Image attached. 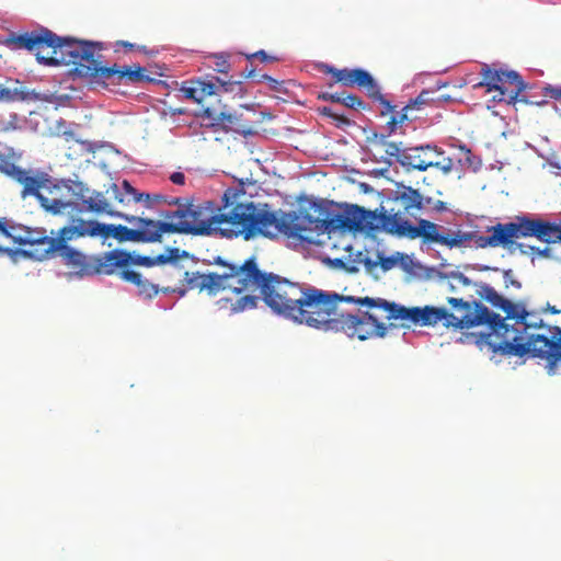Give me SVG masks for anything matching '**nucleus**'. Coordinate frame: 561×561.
Segmentation results:
<instances>
[{
	"label": "nucleus",
	"instance_id": "obj_13",
	"mask_svg": "<svg viewBox=\"0 0 561 561\" xmlns=\"http://www.w3.org/2000/svg\"><path fill=\"white\" fill-rule=\"evenodd\" d=\"M103 44L94 46L92 48V61L88 65H82V68L77 70V77L83 79L87 83L98 87H106L107 80L113 77L117 78L118 83H135L149 78L145 76V68L141 66H134V68H119L117 66L103 67L98 65V60L101 57L96 54V50H101Z\"/></svg>",
	"mask_w": 561,
	"mask_h": 561
},
{
	"label": "nucleus",
	"instance_id": "obj_7",
	"mask_svg": "<svg viewBox=\"0 0 561 561\" xmlns=\"http://www.w3.org/2000/svg\"><path fill=\"white\" fill-rule=\"evenodd\" d=\"M519 344L525 352L517 356L545 359L549 375L561 374V328L547 325L535 314Z\"/></svg>",
	"mask_w": 561,
	"mask_h": 561
},
{
	"label": "nucleus",
	"instance_id": "obj_21",
	"mask_svg": "<svg viewBox=\"0 0 561 561\" xmlns=\"http://www.w3.org/2000/svg\"><path fill=\"white\" fill-rule=\"evenodd\" d=\"M69 190L73 191L87 210L95 214L122 216L121 213L112 210L111 204L101 192L90 191L81 182H73Z\"/></svg>",
	"mask_w": 561,
	"mask_h": 561
},
{
	"label": "nucleus",
	"instance_id": "obj_39",
	"mask_svg": "<svg viewBox=\"0 0 561 561\" xmlns=\"http://www.w3.org/2000/svg\"><path fill=\"white\" fill-rule=\"evenodd\" d=\"M170 181L173 183V184H176V185H183L185 183V175L183 172H173L171 175H170Z\"/></svg>",
	"mask_w": 561,
	"mask_h": 561
},
{
	"label": "nucleus",
	"instance_id": "obj_46",
	"mask_svg": "<svg viewBox=\"0 0 561 561\" xmlns=\"http://www.w3.org/2000/svg\"><path fill=\"white\" fill-rule=\"evenodd\" d=\"M64 135L66 136L67 139L73 137V133L72 131H64Z\"/></svg>",
	"mask_w": 561,
	"mask_h": 561
},
{
	"label": "nucleus",
	"instance_id": "obj_44",
	"mask_svg": "<svg viewBox=\"0 0 561 561\" xmlns=\"http://www.w3.org/2000/svg\"><path fill=\"white\" fill-rule=\"evenodd\" d=\"M252 56L253 57L254 56H260L263 60H267V55H266V53L264 50H260V51L253 54Z\"/></svg>",
	"mask_w": 561,
	"mask_h": 561
},
{
	"label": "nucleus",
	"instance_id": "obj_41",
	"mask_svg": "<svg viewBox=\"0 0 561 561\" xmlns=\"http://www.w3.org/2000/svg\"><path fill=\"white\" fill-rule=\"evenodd\" d=\"M216 65L218 67V71H220V72L228 71L229 64L222 56L218 57V61L216 62Z\"/></svg>",
	"mask_w": 561,
	"mask_h": 561
},
{
	"label": "nucleus",
	"instance_id": "obj_43",
	"mask_svg": "<svg viewBox=\"0 0 561 561\" xmlns=\"http://www.w3.org/2000/svg\"><path fill=\"white\" fill-rule=\"evenodd\" d=\"M11 161H9L3 154H0V171L5 174L8 165Z\"/></svg>",
	"mask_w": 561,
	"mask_h": 561
},
{
	"label": "nucleus",
	"instance_id": "obj_47",
	"mask_svg": "<svg viewBox=\"0 0 561 561\" xmlns=\"http://www.w3.org/2000/svg\"><path fill=\"white\" fill-rule=\"evenodd\" d=\"M551 312H552V313H559V312H560V310H558L556 307H551Z\"/></svg>",
	"mask_w": 561,
	"mask_h": 561
},
{
	"label": "nucleus",
	"instance_id": "obj_3",
	"mask_svg": "<svg viewBox=\"0 0 561 561\" xmlns=\"http://www.w3.org/2000/svg\"><path fill=\"white\" fill-rule=\"evenodd\" d=\"M221 237L241 238L245 241L257 238L275 239L280 234L297 236L300 231L314 230L318 220L306 214L275 210L266 203H256L241 186L228 187L222 195L219 209Z\"/></svg>",
	"mask_w": 561,
	"mask_h": 561
},
{
	"label": "nucleus",
	"instance_id": "obj_12",
	"mask_svg": "<svg viewBox=\"0 0 561 561\" xmlns=\"http://www.w3.org/2000/svg\"><path fill=\"white\" fill-rule=\"evenodd\" d=\"M119 217L127 220L131 227L101 222L98 229L101 230L100 238L103 241H106L108 238L119 242L154 243L161 241L157 220L124 214Z\"/></svg>",
	"mask_w": 561,
	"mask_h": 561
},
{
	"label": "nucleus",
	"instance_id": "obj_1",
	"mask_svg": "<svg viewBox=\"0 0 561 561\" xmlns=\"http://www.w3.org/2000/svg\"><path fill=\"white\" fill-rule=\"evenodd\" d=\"M343 300L354 297L290 282L274 273H268L264 283L263 301L280 318L324 332H342L359 341L386 336L388 328L375 316L341 310L339 304Z\"/></svg>",
	"mask_w": 561,
	"mask_h": 561
},
{
	"label": "nucleus",
	"instance_id": "obj_36",
	"mask_svg": "<svg viewBox=\"0 0 561 561\" xmlns=\"http://www.w3.org/2000/svg\"><path fill=\"white\" fill-rule=\"evenodd\" d=\"M425 210L435 211V213H442V211L449 210V208L447 207L445 202L438 201V199H433L431 197V202L426 203V209Z\"/></svg>",
	"mask_w": 561,
	"mask_h": 561
},
{
	"label": "nucleus",
	"instance_id": "obj_27",
	"mask_svg": "<svg viewBox=\"0 0 561 561\" xmlns=\"http://www.w3.org/2000/svg\"><path fill=\"white\" fill-rule=\"evenodd\" d=\"M71 224L76 230L78 238L85 236L100 237L101 230L98 229V226H101V222L96 220L77 219L72 220Z\"/></svg>",
	"mask_w": 561,
	"mask_h": 561
},
{
	"label": "nucleus",
	"instance_id": "obj_48",
	"mask_svg": "<svg viewBox=\"0 0 561 561\" xmlns=\"http://www.w3.org/2000/svg\"><path fill=\"white\" fill-rule=\"evenodd\" d=\"M122 44H123L124 46L133 47V44L127 43V42H123Z\"/></svg>",
	"mask_w": 561,
	"mask_h": 561
},
{
	"label": "nucleus",
	"instance_id": "obj_24",
	"mask_svg": "<svg viewBox=\"0 0 561 561\" xmlns=\"http://www.w3.org/2000/svg\"><path fill=\"white\" fill-rule=\"evenodd\" d=\"M114 198L121 204L144 203L150 205L152 197L147 193H139L133 185L124 180L121 184H112L110 187Z\"/></svg>",
	"mask_w": 561,
	"mask_h": 561
},
{
	"label": "nucleus",
	"instance_id": "obj_35",
	"mask_svg": "<svg viewBox=\"0 0 561 561\" xmlns=\"http://www.w3.org/2000/svg\"><path fill=\"white\" fill-rule=\"evenodd\" d=\"M342 99H343L342 104H344L347 107H351V108H364L365 107L364 102L356 95L344 93Z\"/></svg>",
	"mask_w": 561,
	"mask_h": 561
},
{
	"label": "nucleus",
	"instance_id": "obj_23",
	"mask_svg": "<svg viewBox=\"0 0 561 561\" xmlns=\"http://www.w3.org/2000/svg\"><path fill=\"white\" fill-rule=\"evenodd\" d=\"M216 82L225 85L219 78L214 77L211 80H192L190 82H184L181 87L182 94L198 104H201L207 96L216 94Z\"/></svg>",
	"mask_w": 561,
	"mask_h": 561
},
{
	"label": "nucleus",
	"instance_id": "obj_5",
	"mask_svg": "<svg viewBox=\"0 0 561 561\" xmlns=\"http://www.w3.org/2000/svg\"><path fill=\"white\" fill-rule=\"evenodd\" d=\"M5 175L22 185L21 197L23 199L30 196L35 197L41 207L47 213L61 215L68 209L73 208V203L64 201L59 194L62 185L56 183L55 180L44 171L36 169L25 170L10 162Z\"/></svg>",
	"mask_w": 561,
	"mask_h": 561
},
{
	"label": "nucleus",
	"instance_id": "obj_2",
	"mask_svg": "<svg viewBox=\"0 0 561 561\" xmlns=\"http://www.w3.org/2000/svg\"><path fill=\"white\" fill-rule=\"evenodd\" d=\"M477 294L492 307L502 310L504 318L489 310L482 302L476 300L467 301L462 298H448L449 307H434V310L443 311L442 317L436 320L443 322L444 327L454 330L470 329L485 325L489 330L486 344L490 348L505 355L520 354L525 352L519 341L527 331L534 313L526 311L523 306L514 305L502 297L491 285L486 283H474Z\"/></svg>",
	"mask_w": 561,
	"mask_h": 561
},
{
	"label": "nucleus",
	"instance_id": "obj_28",
	"mask_svg": "<svg viewBox=\"0 0 561 561\" xmlns=\"http://www.w3.org/2000/svg\"><path fill=\"white\" fill-rule=\"evenodd\" d=\"M385 153L387 159L385 160L388 164L398 162L401 164L402 157L405 156L407 148H402L401 144L397 142H383Z\"/></svg>",
	"mask_w": 561,
	"mask_h": 561
},
{
	"label": "nucleus",
	"instance_id": "obj_26",
	"mask_svg": "<svg viewBox=\"0 0 561 561\" xmlns=\"http://www.w3.org/2000/svg\"><path fill=\"white\" fill-rule=\"evenodd\" d=\"M218 306L220 309L228 308V305H230V313H239L244 310L254 309L257 304V297L255 296H244L239 298L236 302H232L230 299H219Z\"/></svg>",
	"mask_w": 561,
	"mask_h": 561
},
{
	"label": "nucleus",
	"instance_id": "obj_11",
	"mask_svg": "<svg viewBox=\"0 0 561 561\" xmlns=\"http://www.w3.org/2000/svg\"><path fill=\"white\" fill-rule=\"evenodd\" d=\"M398 237L410 239L423 237L428 242H437L449 249L467 247L484 249L489 247L480 245V239H486V237L480 236L478 231L453 230L448 233H439L438 226L426 219H420L417 225H413L403 217H400Z\"/></svg>",
	"mask_w": 561,
	"mask_h": 561
},
{
	"label": "nucleus",
	"instance_id": "obj_25",
	"mask_svg": "<svg viewBox=\"0 0 561 561\" xmlns=\"http://www.w3.org/2000/svg\"><path fill=\"white\" fill-rule=\"evenodd\" d=\"M119 275L125 282L134 284L138 294L145 298H152L159 293L157 285L144 278L139 272L133 268H124L119 272Z\"/></svg>",
	"mask_w": 561,
	"mask_h": 561
},
{
	"label": "nucleus",
	"instance_id": "obj_38",
	"mask_svg": "<svg viewBox=\"0 0 561 561\" xmlns=\"http://www.w3.org/2000/svg\"><path fill=\"white\" fill-rule=\"evenodd\" d=\"M448 277L451 278L455 283L461 284L465 286L473 284L465 274L460 272H450Z\"/></svg>",
	"mask_w": 561,
	"mask_h": 561
},
{
	"label": "nucleus",
	"instance_id": "obj_30",
	"mask_svg": "<svg viewBox=\"0 0 561 561\" xmlns=\"http://www.w3.org/2000/svg\"><path fill=\"white\" fill-rule=\"evenodd\" d=\"M78 236L71 225L59 229L55 238H51V245H68L67 242L77 239Z\"/></svg>",
	"mask_w": 561,
	"mask_h": 561
},
{
	"label": "nucleus",
	"instance_id": "obj_45",
	"mask_svg": "<svg viewBox=\"0 0 561 561\" xmlns=\"http://www.w3.org/2000/svg\"><path fill=\"white\" fill-rule=\"evenodd\" d=\"M531 250H536V248H534V247H533V248H531ZM537 252H538V254H540V255H547V254H548V252H549V250H548L547 248H546V249H543V250H539V249H537Z\"/></svg>",
	"mask_w": 561,
	"mask_h": 561
},
{
	"label": "nucleus",
	"instance_id": "obj_22",
	"mask_svg": "<svg viewBox=\"0 0 561 561\" xmlns=\"http://www.w3.org/2000/svg\"><path fill=\"white\" fill-rule=\"evenodd\" d=\"M440 153L438 148L432 145L407 148L405 156H403L401 160V165L425 171L431 167L438 165V162L434 161V156L437 157Z\"/></svg>",
	"mask_w": 561,
	"mask_h": 561
},
{
	"label": "nucleus",
	"instance_id": "obj_33",
	"mask_svg": "<svg viewBox=\"0 0 561 561\" xmlns=\"http://www.w3.org/2000/svg\"><path fill=\"white\" fill-rule=\"evenodd\" d=\"M408 112H398L391 116V119L387 123L388 136L394 134L405 121H408Z\"/></svg>",
	"mask_w": 561,
	"mask_h": 561
},
{
	"label": "nucleus",
	"instance_id": "obj_29",
	"mask_svg": "<svg viewBox=\"0 0 561 561\" xmlns=\"http://www.w3.org/2000/svg\"><path fill=\"white\" fill-rule=\"evenodd\" d=\"M30 96V92L27 90L20 89H8L2 88L0 85V101L4 102H15V101H25Z\"/></svg>",
	"mask_w": 561,
	"mask_h": 561
},
{
	"label": "nucleus",
	"instance_id": "obj_17",
	"mask_svg": "<svg viewBox=\"0 0 561 561\" xmlns=\"http://www.w3.org/2000/svg\"><path fill=\"white\" fill-rule=\"evenodd\" d=\"M51 249V257L59 256L67 266L77 271L69 273L68 278L83 277L94 274L108 275L106 252L99 255H85L81 251L69 245H54Z\"/></svg>",
	"mask_w": 561,
	"mask_h": 561
},
{
	"label": "nucleus",
	"instance_id": "obj_6",
	"mask_svg": "<svg viewBox=\"0 0 561 561\" xmlns=\"http://www.w3.org/2000/svg\"><path fill=\"white\" fill-rule=\"evenodd\" d=\"M51 237L46 234L45 229L30 228L0 218V255L8 254L13 260L23 254L37 261L51 257Z\"/></svg>",
	"mask_w": 561,
	"mask_h": 561
},
{
	"label": "nucleus",
	"instance_id": "obj_10",
	"mask_svg": "<svg viewBox=\"0 0 561 561\" xmlns=\"http://www.w3.org/2000/svg\"><path fill=\"white\" fill-rule=\"evenodd\" d=\"M167 220H157L160 238L164 233H191L194 236H221V218L219 214L207 215L206 211L193 204L179 207L164 214Z\"/></svg>",
	"mask_w": 561,
	"mask_h": 561
},
{
	"label": "nucleus",
	"instance_id": "obj_40",
	"mask_svg": "<svg viewBox=\"0 0 561 561\" xmlns=\"http://www.w3.org/2000/svg\"><path fill=\"white\" fill-rule=\"evenodd\" d=\"M344 93H324L323 94V100L325 101H330V102H334V103H342V98H343Z\"/></svg>",
	"mask_w": 561,
	"mask_h": 561
},
{
	"label": "nucleus",
	"instance_id": "obj_31",
	"mask_svg": "<svg viewBox=\"0 0 561 561\" xmlns=\"http://www.w3.org/2000/svg\"><path fill=\"white\" fill-rule=\"evenodd\" d=\"M376 256H378V263L383 272L392 270L403 260V255L400 253L386 256L377 252Z\"/></svg>",
	"mask_w": 561,
	"mask_h": 561
},
{
	"label": "nucleus",
	"instance_id": "obj_8",
	"mask_svg": "<svg viewBox=\"0 0 561 561\" xmlns=\"http://www.w3.org/2000/svg\"><path fill=\"white\" fill-rule=\"evenodd\" d=\"M560 227V224L553 221L517 216L514 221L489 227L486 231L490 234L486 236V239H480V245H489L491 248L506 245L514 238L520 237H535L546 243L559 242Z\"/></svg>",
	"mask_w": 561,
	"mask_h": 561
},
{
	"label": "nucleus",
	"instance_id": "obj_9",
	"mask_svg": "<svg viewBox=\"0 0 561 561\" xmlns=\"http://www.w3.org/2000/svg\"><path fill=\"white\" fill-rule=\"evenodd\" d=\"M217 263L226 266L227 270L221 274L209 273L201 275V286L203 288L214 291L229 288L237 294L251 288H257L261 296H264V283H267L268 273L259 270L254 256L247 259L240 266L227 264L221 257L217 259Z\"/></svg>",
	"mask_w": 561,
	"mask_h": 561
},
{
	"label": "nucleus",
	"instance_id": "obj_19",
	"mask_svg": "<svg viewBox=\"0 0 561 561\" xmlns=\"http://www.w3.org/2000/svg\"><path fill=\"white\" fill-rule=\"evenodd\" d=\"M329 72L332 73L335 81L341 82L345 87L358 85L363 88L369 98L380 101L388 111L392 112L393 106L389 101L383 99L379 84L368 71L362 68L334 69L331 67Z\"/></svg>",
	"mask_w": 561,
	"mask_h": 561
},
{
	"label": "nucleus",
	"instance_id": "obj_42",
	"mask_svg": "<svg viewBox=\"0 0 561 561\" xmlns=\"http://www.w3.org/2000/svg\"><path fill=\"white\" fill-rule=\"evenodd\" d=\"M547 91L549 92L551 98L561 101V87H551L547 89Z\"/></svg>",
	"mask_w": 561,
	"mask_h": 561
},
{
	"label": "nucleus",
	"instance_id": "obj_37",
	"mask_svg": "<svg viewBox=\"0 0 561 561\" xmlns=\"http://www.w3.org/2000/svg\"><path fill=\"white\" fill-rule=\"evenodd\" d=\"M503 278L506 287L513 286L517 289L522 287L520 282L515 278V275L512 270H505L503 272Z\"/></svg>",
	"mask_w": 561,
	"mask_h": 561
},
{
	"label": "nucleus",
	"instance_id": "obj_16",
	"mask_svg": "<svg viewBox=\"0 0 561 561\" xmlns=\"http://www.w3.org/2000/svg\"><path fill=\"white\" fill-rule=\"evenodd\" d=\"M483 81L479 85L486 87L488 92L496 91L493 101L514 104L518 101L519 94L525 90L526 84L518 72L514 70H493L483 68Z\"/></svg>",
	"mask_w": 561,
	"mask_h": 561
},
{
	"label": "nucleus",
	"instance_id": "obj_18",
	"mask_svg": "<svg viewBox=\"0 0 561 561\" xmlns=\"http://www.w3.org/2000/svg\"><path fill=\"white\" fill-rule=\"evenodd\" d=\"M382 213L377 215L374 211L365 210L362 207L353 206L347 213L348 225L358 231L374 232L377 230L398 236L399 214H391L382 207Z\"/></svg>",
	"mask_w": 561,
	"mask_h": 561
},
{
	"label": "nucleus",
	"instance_id": "obj_50",
	"mask_svg": "<svg viewBox=\"0 0 561 561\" xmlns=\"http://www.w3.org/2000/svg\"><path fill=\"white\" fill-rule=\"evenodd\" d=\"M481 270H482V271H484V270H490V267L485 265V266H482V267H481Z\"/></svg>",
	"mask_w": 561,
	"mask_h": 561
},
{
	"label": "nucleus",
	"instance_id": "obj_32",
	"mask_svg": "<svg viewBox=\"0 0 561 561\" xmlns=\"http://www.w3.org/2000/svg\"><path fill=\"white\" fill-rule=\"evenodd\" d=\"M355 263L362 264L365 270L369 273H371L378 265V256L376 259H373L369 256L368 252H357L356 257L354 260Z\"/></svg>",
	"mask_w": 561,
	"mask_h": 561
},
{
	"label": "nucleus",
	"instance_id": "obj_14",
	"mask_svg": "<svg viewBox=\"0 0 561 561\" xmlns=\"http://www.w3.org/2000/svg\"><path fill=\"white\" fill-rule=\"evenodd\" d=\"M344 301L370 308H381L388 311V320H408L412 323L425 327L436 325V320L443 314V311L434 310L433 306L407 308L394 302H388L381 298L374 299L366 297L363 299L354 298V300Z\"/></svg>",
	"mask_w": 561,
	"mask_h": 561
},
{
	"label": "nucleus",
	"instance_id": "obj_4",
	"mask_svg": "<svg viewBox=\"0 0 561 561\" xmlns=\"http://www.w3.org/2000/svg\"><path fill=\"white\" fill-rule=\"evenodd\" d=\"M13 48H26L33 51L37 61L44 66L73 65V73L92 61V48L100 42L76 41L60 37L47 28L41 32L24 33L12 37Z\"/></svg>",
	"mask_w": 561,
	"mask_h": 561
},
{
	"label": "nucleus",
	"instance_id": "obj_20",
	"mask_svg": "<svg viewBox=\"0 0 561 561\" xmlns=\"http://www.w3.org/2000/svg\"><path fill=\"white\" fill-rule=\"evenodd\" d=\"M431 202V197L423 196L419 190L411 186L401 185L394 192L392 207L389 211L391 214H402L415 217L420 211L426 209V203Z\"/></svg>",
	"mask_w": 561,
	"mask_h": 561
},
{
	"label": "nucleus",
	"instance_id": "obj_49",
	"mask_svg": "<svg viewBox=\"0 0 561 561\" xmlns=\"http://www.w3.org/2000/svg\"><path fill=\"white\" fill-rule=\"evenodd\" d=\"M348 270H350V271H352V272H354V271H357V270H358V267H356V266H351V267H348Z\"/></svg>",
	"mask_w": 561,
	"mask_h": 561
},
{
	"label": "nucleus",
	"instance_id": "obj_34",
	"mask_svg": "<svg viewBox=\"0 0 561 561\" xmlns=\"http://www.w3.org/2000/svg\"><path fill=\"white\" fill-rule=\"evenodd\" d=\"M427 95H428V92L427 91H423L414 100L410 101V103H408L404 106L403 111L409 112V111H412V110H419L421 105L427 103V101H428Z\"/></svg>",
	"mask_w": 561,
	"mask_h": 561
},
{
	"label": "nucleus",
	"instance_id": "obj_15",
	"mask_svg": "<svg viewBox=\"0 0 561 561\" xmlns=\"http://www.w3.org/2000/svg\"><path fill=\"white\" fill-rule=\"evenodd\" d=\"M106 260L108 275L121 272L124 268H131L134 265L152 267L154 265H164L168 263H175L181 256H187V252H180L178 248H169L164 253L156 256L140 255L135 252L115 249L106 252Z\"/></svg>",
	"mask_w": 561,
	"mask_h": 561
}]
</instances>
